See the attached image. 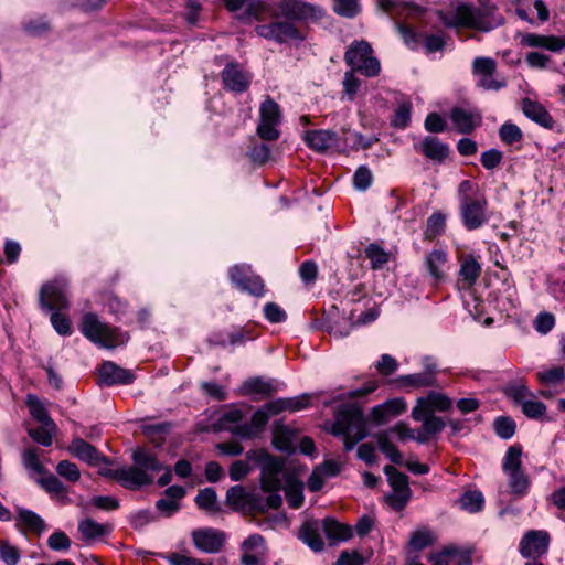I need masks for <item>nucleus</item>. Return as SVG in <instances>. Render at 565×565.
<instances>
[{
	"label": "nucleus",
	"instance_id": "63",
	"mask_svg": "<svg viewBox=\"0 0 565 565\" xmlns=\"http://www.w3.org/2000/svg\"><path fill=\"white\" fill-rule=\"evenodd\" d=\"M264 316L271 323H279L287 319V313L275 302H267L264 306Z\"/></svg>",
	"mask_w": 565,
	"mask_h": 565
},
{
	"label": "nucleus",
	"instance_id": "39",
	"mask_svg": "<svg viewBox=\"0 0 565 565\" xmlns=\"http://www.w3.org/2000/svg\"><path fill=\"white\" fill-rule=\"evenodd\" d=\"M248 494L242 486L231 487L226 492V504L234 511H245Z\"/></svg>",
	"mask_w": 565,
	"mask_h": 565
},
{
	"label": "nucleus",
	"instance_id": "55",
	"mask_svg": "<svg viewBox=\"0 0 565 565\" xmlns=\"http://www.w3.org/2000/svg\"><path fill=\"white\" fill-rule=\"evenodd\" d=\"M56 472L60 477L70 482H77L81 478V471L76 463L70 460H62L56 466Z\"/></svg>",
	"mask_w": 565,
	"mask_h": 565
},
{
	"label": "nucleus",
	"instance_id": "45",
	"mask_svg": "<svg viewBox=\"0 0 565 565\" xmlns=\"http://www.w3.org/2000/svg\"><path fill=\"white\" fill-rule=\"evenodd\" d=\"M447 215L440 211L434 212L426 224L425 234L429 238H435L445 232Z\"/></svg>",
	"mask_w": 565,
	"mask_h": 565
},
{
	"label": "nucleus",
	"instance_id": "9",
	"mask_svg": "<svg viewBox=\"0 0 565 565\" xmlns=\"http://www.w3.org/2000/svg\"><path fill=\"white\" fill-rule=\"evenodd\" d=\"M459 212L462 225L468 231H475L486 225L490 220L488 201L484 194H477V198H465L459 204Z\"/></svg>",
	"mask_w": 565,
	"mask_h": 565
},
{
	"label": "nucleus",
	"instance_id": "16",
	"mask_svg": "<svg viewBox=\"0 0 565 565\" xmlns=\"http://www.w3.org/2000/svg\"><path fill=\"white\" fill-rule=\"evenodd\" d=\"M550 536L544 531H529L520 543V553L523 557L535 558L547 552Z\"/></svg>",
	"mask_w": 565,
	"mask_h": 565
},
{
	"label": "nucleus",
	"instance_id": "57",
	"mask_svg": "<svg viewBox=\"0 0 565 565\" xmlns=\"http://www.w3.org/2000/svg\"><path fill=\"white\" fill-rule=\"evenodd\" d=\"M302 483L296 481H289L286 488V498L289 505L294 509H298L302 505Z\"/></svg>",
	"mask_w": 565,
	"mask_h": 565
},
{
	"label": "nucleus",
	"instance_id": "10",
	"mask_svg": "<svg viewBox=\"0 0 565 565\" xmlns=\"http://www.w3.org/2000/svg\"><path fill=\"white\" fill-rule=\"evenodd\" d=\"M259 124L257 126V135L266 141H274L279 138L278 127L281 122V113L279 105L269 96L260 104Z\"/></svg>",
	"mask_w": 565,
	"mask_h": 565
},
{
	"label": "nucleus",
	"instance_id": "58",
	"mask_svg": "<svg viewBox=\"0 0 565 565\" xmlns=\"http://www.w3.org/2000/svg\"><path fill=\"white\" fill-rule=\"evenodd\" d=\"M55 430H56V426L49 427L46 425H42L40 428L30 429L29 435L35 443L47 447V446L52 445V441H53L52 434Z\"/></svg>",
	"mask_w": 565,
	"mask_h": 565
},
{
	"label": "nucleus",
	"instance_id": "53",
	"mask_svg": "<svg viewBox=\"0 0 565 565\" xmlns=\"http://www.w3.org/2000/svg\"><path fill=\"white\" fill-rule=\"evenodd\" d=\"M499 136L505 145H513L523 138L521 129L512 122H504L499 129Z\"/></svg>",
	"mask_w": 565,
	"mask_h": 565
},
{
	"label": "nucleus",
	"instance_id": "21",
	"mask_svg": "<svg viewBox=\"0 0 565 565\" xmlns=\"http://www.w3.org/2000/svg\"><path fill=\"white\" fill-rule=\"evenodd\" d=\"M277 13L275 0H247V7L241 15V20H263L265 17L274 19Z\"/></svg>",
	"mask_w": 565,
	"mask_h": 565
},
{
	"label": "nucleus",
	"instance_id": "37",
	"mask_svg": "<svg viewBox=\"0 0 565 565\" xmlns=\"http://www.w3.org/2000/svg\"><path fill=\"white\" fill-rule=\"evenodd\" d=\"M402 385L411 386L414 388L429 387L437 384L436 379H433L431 372H419L409 375H403L398 379Z\"/></svg>",
	"mask_w": 565,
	"mask_h": 565
},
{
	"label": "nucleus",
	"instance_id": "23",
	"mask_svg": "<svg viewBox=\"0 0 565 565\" xmlns=\"http://www.w3.org/2000/svg\"><path fill=\"white\" fill-rule=\"evenodd\" d=\"M238 274H241V267L234 266L230 269V279L231 281L238 287L241 290L246 291L255 297H262L265 292V286L263 280L257 276L245 277L244 279H238Z\"/></svg>",
	"mask_w": 565,
	"mask_h": 565
},
{
	"label": "nucleus",
	"instance_id": "24",
	"mask_svg": "<svg viewBox=\"0 0 565 565\" xmlns=\"http://www.w3.org/2000/svg\"><path fill=\"white\" fill-rule=\"evenodd\" d=\"M425 265L429 275L437 281L445 278L448 270L447 254L443 249H434L425 258Z\"/></svg>",
	"mask_w": 565,
	"mask_h": 565
},
{
	"label": "nucleus",
	"instance_id": "36",
	"mask_svg": "<svg viewBox=\"0 0 565 565\" xmlns=\"http://www.w3.org/2000/svg\"><path fill=\"white\" fill-rule=\"evenodd\" d=\"M380 450L395 465H403V456L399 450L390 441L388 431H381L376 435Z\"/></svg>",
	"mask_w": 565,
	"mask_h": 565
},
{
	"label": "nucleus",
	"instance_id": "41",
	"mask_svg": "<svg viewBox=\"0 0 565 565\" xmlns=\"http://www.w3.org/2000/svg\"><path fill=\"white\" fill-rule=\"evenodd\" d=\"M522 448L520 445H513L508 448L502 462V469L508 475L510 472L521 471Z\"/></svg>",
	"mask_w": 565,
	"mask_h": 565
},
{
	"label": "nucleus",
	"instance_id": "52",
	"mask_svg": "<svg viewBox=\"0 0 565 565\" xmlns=\"http://www.w3.org/2000/svg\"><path fill=\"white\" fill-rule=\"evenodd\" d=\"M505 395L520 406H522L530 397H533V393L524 384L509 385L505 388Z\"/></svg>",
	"mask_w": 565,
	"mask_h": 565
},
{
	"label": "nucleus",
	"instance_id": "1",
	"mask_svg": "<svg viewBox=\"0 0 565 565\" xmlns=\"http://www.w3.org/2000/svg\"><path fill=\"white\" fill-rule=\"evenodd\" d=\"M438 18L446 28H466L481 32H489L504 22L491 0H478V7L459 3L450 11H439Z\"/></svg>",
	"mask_w": 565,
	"mask_h": 565
},
{
	"label": "nucleus",
	"instance_id": "51",
	"mask_svg": "<svg viewBox=\"0 0 565 565\" xmlns=\"http://www.w3.org/2000/svg\"><path fill=\"white\" fill-rule=\"evenodd\" d=\"M361 10L359 0H333V11L344 18H354Z\"/></svg>",
	"mask_w": 565,
	"mask_h": 565
},
{
	"label": "nucleus",
	"instance_id": "40",
	"mask_svg": "<svg viewBox=\"0 0 565 565\" xmlns=\"http://www.w3.org/2000/svg\"><path fill=\"white\" fill-rule=\"evenodd\" d=\"M38 484L47 493L56 497H66L67 489L63 482L53 473H47L38 479Z\"/></svg>",
	"mask_w": 565,
	"mask_h": 565
},
{
	"label": "nucleus",
	"instance_id": "19",
	"mask_svg": "<svg viewBox=\"0 0 565 565\" xmlns=\"http://www.w3.org/2000/svg\"><path fill=\"white\" fill-rule=\"evenodd\" d=\"M415 149L436 163H443L450 152L449 146L435 136H426Z\"/></svg>",
	"mask_w": 565,
	"mask_h": 565
},
{
	"label": "nucleus",
	"instance_id": "35",
	"mask_svg": "<svg viewBox=\"0 0 565 565\" xmlns=\"http://www.w3.org/2000/svg\"><path fill=\"white\" fill-rule=\"evenodd\" d=\"M17 511L19 522L29 531L40 534L45 530L44 520L33 511L22 508H19Z\"/></svg>",
	"mask_w": 565,
	"mask_h": 565
},
{
	"label": "nucleus",
	"instance_id": "25",
	"mask_svg": "<svg viewBox=\"0 0 565 565\" xmlns=\"http://www.w3.org/2000/svg\"><path fill=\"white\" fill-rule=\"evenodd\" d=\"M412 417L414 420L423 422V429L426 434L435 435L441 431L446 424L440 418L431 414L428 408L422 406H415L412 411Z\"/></svg>",
	"mask_w": 565,
	"mask_h": 565
},
{
	"label": "nucleus",
	"instance_id": "30",
	"mask_svg": "<svg viewBox=\"0 0 565 565\" xmlns=\"http://www.w3.org/2000/svg\"><path fill=\"white\" fill-rule=\"evenodd\" d=\"M296 434L289 427L276 425L274 428L273 444L281 451L292 452L295 450Z\"/></svg>",
	"mask_w": 565,
	"mask_h": 565
},
{
	"label": "nucleus",
	"instance_id": "49",
	"mask_svg": "<svg viewBox=\"0 0 565 565\" xmlns=\"http://www.w3.org/2000/svg\"><path fill=\"white\" fill-rule=\"evenodd\" d=\"M460 508L471 513L478 512L483 505V495L480 491H467L459 500Z\"/></svg>",
	"mask_w": 565,
	"mask_h": 565
},
{
	"label": "nucleus",
	"instance_id": "22",
	"mask_svg": "<svg viewBox=\"0 0 565 565\" xmlns=\"http://www.w3.org/2000/svg\"><path fill=\"white\" fill-rule=\"evenodd\" d=\"M305 141L309 148L324 152L338 146V135L332 130H310L306 132Z\"/></svg>",
	"mask_w": 565,
	"mask_h": 565
},
{
	"label": "nucleus",
	"instance_id": "13",
	"mask_svg": "<svg viewBox=\"0 0 565 565\" xmlns=\"http://www.w3.org/2000/svg\"><path fill=\"white\" fill-rule=\"evenodd\" d=\"M194 546L201 552L215 554L218 553L225 543L224 532L214 527H200L191 533Z\"/></svg>",
	"mask_w": 565,
	"mask_h": 565
},
{
	"label": "nucleus",
	"instance_id": "6",
	"mask_svg": "<svg viewBox=\"0 0 565 565\" xmlns=\"http://www.w3.org/2000/svg\"><path fill=\"white\" fill-rule=\"evenodd\" d=\"M276 8L274 19L285 18L292 22H318L326 15V10L321 6L302 0H280L276 2Z\"/></svg>",
	"mask_w": 565,
	"mask_h": 565
},
{
	"label": "nucleus",
	"instance_id": "7",
	"mask_svg": "<svg viewBox=\"0 0 565 565\" xmlns=\"http://www.w3.org/2000/svg\"><path fill=\"white\" fill-rule=\"evenodd\" d=\"M331 431L334 436L347 435L362 440L367 435L363 413L358 407H341L337 413Z\"/></svg>",
	"mask_w": 565,
	"mask_h": 565
},
{
	"label": "nucleus",
	"instance_id": "33",
	"mask_svg": "<svg viewBox=\"0 0 565 565\" xmlns=\"http://www.w3.org/2000/svg\"><path fill=\"white\" fill-rule=\"evenodd\" d=\"M26 405L30 409V414L34 419H36L41 425H46L49 427H55V423L47 414L45 407L41 403V401L33 394H29L26 397Z\"/></svg>",
	"mask_w": 565,
	"mask_h": 565
},
{
	"label": "nucleus",
	"instance_id": "64",
	"mask_svg": "<svg viewBox=\"0 0 565 565\" xmlns=\"http://www.w3.org/2000/svg\"><path fill=\"white\" fill-rule=\"evenodd\" d=\"M47 545L53 551H67L71 547V540L64 532L56 531L50 535Z\"/></svg>",
	"mask_w": 565,
	"mask_h": 565
},
{
	"label": "nucleus",
	"instance_id": "43",
	"mask_svg": "<svg viewBox=\"0 0 565 565\" xmlns=\"http://www.w3.org/2000/svg\"><path fill=\"white\" fill-rule=\"evenodd\" d=\"M195 503L202 510L207 512H218L217 494L213 488H204L195 497Z\"/></svg>",
	"mask_w": 565,
	"mask_h": 565
},
{
	"label": "nucleus",
	"instance_id": "28",
	"mask_svg": "<svg viewBox=\"0 0 565 565\" xmlns=\"http://www.w3.org/2000/svg\"><path fill=\"white\" fill-rule=\"evenodd\" d=\"M321 525L327 539L332 543L348 541L352 536V529L350 526L339 523L333 519H324Z\"/></svg>",
	"mask_w": 565,
	"mask_h": 565
},
{
	"label": "nucleus",
	"instance_id": "61",
	"mask_svg": "<svg viewBox=\"0 0 565 565\" xmlns=\"http://www.w3.org/2000/svg\"><path fill=\"white\" fill-rule=\"evenodd\" d=\"M494 429L498 436L509 439L515 433V423L510 417H498L494 422Z\"/></svg>",
	"mask_w": 565,
	"mask_h": 565
},
{
	"label": "nucleus",
	"instance_id": "38",
	"mask_svg": "<svg viewBox=\"0 0 565 565\" xmlns=\"http://www.w3.org/2000/svg\"><path fill=\"white\" fill-rule=\"evenodd\" d=\"M481 273V267L478 262L471 257L466 256L461 260L460 277L468 287L472 286Z\"/></svg>",
	"mask_w": 565,
	"mask_h": 565
},
{
	"label": "nucleus",
	"instance_id": "54",
	"mask_svg": "<svg viewBox=\"0 0 565 565\" xmlns=\"http://www.w3.org/2000/svg\"><path fill=\"white\" fill-rule=\"evenodd\" d=\"M22 465L24 466L25 469L33 470L39 475L46 473V469L41 463L39 455L34 448L25 449L22 452Z\"/></svg>",
	"mask_w": 565,
	"mask_h": 565
},
{
	"label": "nucleus",
	"instance_id": "32",
	"mask_svg": "<svg viewBox=\"0 0 565 565\" xmlns=\"http://www.w3.org/2000/svg\"><path fill=\"white\" fill-rule=\"evenodd\" d=\"M78 531L84 541H90L104 536L108 532V526L87 518L78 523Z\"/></svg>",
	"mask_w": 565,
	"mask_h": 565
},
{
	"label": "nucleus",
	"instance_id": "29",
	"mask_svg": "<svg viewBox=\"0 0 565 565\" xmlns=\"http://www.w3.org/2000/svg\"><path fill=\"white\" fill-rule=\"evenodd\" d=\"M452 405L451 399L445 394L437 392H429L427 396L417 399L416 406L428 408L433 414L435 411L445 412Z\"/></svg>",
	"mask_w": 565,
	"mask_h": 565
},
{
	"label": "nucleus",
	"instance_id": "60",
	"mask_svg": "<svg viewBox=\"0 0 565 565\" xmlns=\"http://www.w3.org/2000/svg\"><path fill=\"white\" fill-rule=\"evenodd\" d=\"M523 414L531 419H540L546 413V406L542 402L530 397L522 406Z\"/></svg>",
	"mask_w": 565,
	"mask_h": 565
},
{
	"label": "nucleus",
	"instance_id": "62",
	"mask_svg": "<svg viewBox=\"0 0 565 565\" xmlns=\"http://www.w3.org/2000/svg\"><path fill=\"white\" fill-rule=\"evenodd\" d=\"M495 67V61L490 57H476L472 63V72L479 77L486 74H494Z\"/></svg>",
	"mask_w": 565,
	"mask_h": 565
},
{
	"label": "nucleus",
	"instance_id": "48",
	"mask_svg": "<svg viewBox=\"0 0 565 565\" xmlns=\"http://www.w3.org/2000/svg\"><path fill=\"white\" fill-rule=\"evenodd\" d=\"M435 535L428 529H419L412 533L409 545L414 551H422L434 543Z\"/></svg>",
	"mask_w": 565,
	"mask_h": 565
},
{
	"label": "nucleus",
	"instance_id": "34",
	"mask_svg": "<svg viewBox=\"0 0 565 565\" xmlns=\"http://www.w3.org/2000/svg\"><path fill=\"white\" fill-rule=\"evenodd\" d=\"M379 139L375 136L365 137L358 131L349 130L344 134L343 143L351 150H360L369 149Z\"/></svg>",
	"mask_w": 565,
	"mask_h": 565
},
{
	"label": "nucleus",
	"instance_id": "31",
	"mask_svg": "<svg viewBox=\"0 0 565 565\" xmlns=\"http://www.w3.org/2000/svg\"><path fill=\"white\" fill-rule=\"evenodd\" d=\"M244 395H260L263 397L270 396L275 392L273 382L263 377H253L247 380L242 387Z\"/></svg>",
	"mask_w": 565,
	"mask_h": 565
},
{
	"label": "nucleus",
	"instance_id": "42",
	"mask_svg": "<svg viewBox=\"0 0 565 565\" xmlns=\"http://www.w3.org/2000/svg\"><path fill=\"white\" fill-rule=\"evenodd\" d=\"M508 478L512 494L521 498L527 493L530 479L522 470L508 473Z\"/></svg>",
	"mask_w": 565,
	"mask_h": 565
},
{
	"label": "nucleus",
	"instance_id": "59",
	"mask_svg": "<svg viewBox=\"0 0 565 565\" xmlns=\"http://www.w3.org/2000/svg\"><path fill=\"white\" fill-rule=\"evenodd\" d=\"M373 181L371 170L366 166H361L356 169L353 175V184L360 191L367 190Z\"/></svg>",
	"mask_w": 565,
	"mask_h": 565
},
{
	"label": "nucleus",
	"instance_id": "12",
	"mask_svg": "<svg viewBox=\"0 0 565 565\" xmlns=\"http://www.w3.org/2000/svg\"><path fill=\"white\" fill-rule=\"evenodd\" d=\"M223 87L232 93H245L250 85L252 74L236 62H230L221 72Z\"/></svg>",
	"mask_w": 565,
	"mask_h": 565
},
{
	"label": "nucleus",
	"instance_id": "50",
	"mask_svg": "<svg viewBox=\"0 0 565 565\" xmlns=\"http://www.w3.org/2000/svg\"><path fill=\"white\" fill-rule=\"evenodd\" d=\"M342 85L343 96L352 102L355 99L358 92L360 90V87L362 85V82L360 78L355 76V72L347 71L343 76Z\"/></svg>",
	"mask_w": 565,
	"mask_h": 565
},
{
	"label": "nucleus",
	"instance_id": "15",
	"mask_svg": "<svg viewBox=\"0 0 565 565\" xmlns=\"http://www.w3.org/2000/svg\"><path fill=\"white\" fill-rule=\"evenodd\" d=\"M449 118L456 131L468 135L482 122L481 114L473 108L456 106L450 109Z\"/></svg>",
	"mask_w": 565,
	"mask_h": 565
},
{
	"label": "nucleus",
	"instance_id": "17",
	"mask_svg": "<svg viewBox=\"0 0 565 565\" xmlns=\"http://www.w3.org/2000/svg\"><path fill=\"white\" fill-rule=\"evenodd\" d=\"M536 379L543 388L539 394L545 398H552L557 393V387L563 386L565 382V369L563 366H553L536 373Z\"/></svg>",
	"mask_w": 565,
	"mask_h": 565
},
{
	"label": "nucleus",
	"instance_id": "4",
	"mask_svg": "<svg viewBox=\"0 0 565 565\" xmlns=\"http://www.w3.org/2000/svg\"><path fill=\"white\" fill-rule=\"evenodd\" d=\"M344 61L351 67L350 71L359 72L366 77H375L381 72L380 61L365 40L353 41L344 53Z\"/></svg>",
	"mask_w": 565,
	"mask_h": 565
},
{
	"label": "nucleus",
	"instance_id": "44",
	"mask_svg": "<svg viewBox=\"0 0 565 565\" xmlns=\"http://www.w3.org/2000/svg\"><path fill=\"white\" fill-rule=\"evenodd\" d=\"M384 472L394 491L412 492L408 486V477L393 466H385Z\"/></svg>",
	"mask_w": 565,
	"mask_h": 565
},
{
	"label": "nucleus",
	"instance_id": "8",
	"mask_svg": "<svg viewBox=\"0 0 565 565\" xmlns=\"http://www.w3.org/2000/svg\"><path fill=\"white\" fill-rule=\"evenodd\" d=\"M249 460L256 461L262 467V489L266 492H276L281 488L279 475L282 470V462L270 456L263 449L249 450Z\"/></svg>",
	"mask_w": 565,
	"mask_h": 565
},
{
	"label": "nucleus",
	"instance_id": "56",
	"mask_svg": "<svg viewBox=\"0 0 565 565\" xmlns=\"http://www.w3.org/2000/svg\"><path fill=\"white\" fill-rule=\"evenodd\" d=\"M20 552L9 541L0 540V558L6 565H18Z\"/></svg>",
	"mask_w": 565,
	"mask_h": 565
},
{
	"label": "nucleus",
	"instance_id": "3",
	"mask_svg": "<svg viewBox=\"0 0 565 565\" xmlns=\"http://www.w3.org/2000/svg\"><path fill=\"white\" fill-rule=\"evenodd\" d=\"M82 333L99 347L113 349L128 341V335L99 320L95 313L84 315L81 323Z\"/></svg>",
	"mask_w": 565,
	"mask_h": 565
},
{
	"label": "nucleus",
	"instance_id": "27",
	"mask_svg": "<svg viewBox=\"0 0 565 565\" xmlns=\"http://www.w3.org/2000/svg\"><path fill=\"white\" fill-rule=\"evenodd\" d=\"M321 530L322 525L318 521L306 522L300 530L301 540L315 552H320L324 547Z\"/></svg>",
	"mask_w": 565,
	"mask_h": 565
},
{
	"label": "nucleus",
	"instance_id": "20",
	"mask_svg": "<svg viewBox=\"0 0 565 565\" xmlns=\"http://www.w3.org/2000/svg\"><path fill=\"white\" fill-rule=\"evenodd\" d=\"M68 451L77 459L90 465L97 466L99 462H106V458L90 444L81 437L72 439Z\"/></svg>",
	"mask_w": 565,
	"mask_h": 565
},
{
	"label": "nucleus",
	"instance_id": "47",
	"mask_svg": "<svg viewBox=\"0 0 565 565\" xmlns=\"http://www.w3.org/2000/svg\"><path fill=\"white\" fill-rule=\"evenodd\" d=\"M365 257L371 263V268L373 270H380L384 268V266L394 258V254L392 250L386 249H364Z\"/></svg>",
	"mask_w": 565,
	"mask_h": 565
},
{
	"label": "nucleus",
	"instance_id": "5",
	"mask_svg": "<svg viewBox=\"0 0 565 565\" xmlns=\"http://www.w3.org/2000/svg\"><path fill=\"white\" fill-rule=\"evenodd\" d=\"M255 31L260 38L278 44H298L307 38L305 29L297 26L292 21L278 18L269 23L257 25Z\"/></svg>",
	"mask_w": 565,
	"mask_h": 565
},
{
	"label": "nucleus",
	"instance_id": "18",
	"mask_svg": "<svg viewBox=\"0 0 565 565\" xmlns=\"http://www.w3.org/2000/svg\"><path fill=\"white\" fill-rule=\"evenodd\" d=\"M134 380L135 375L131 371L120 367L110 361L104 362L99 369V384L102 385H127L132 383Z\"/></svg>",
	"mask_w": 565,
	"mask_h": 565
},
{
	"label": "nucleus",
	"instance_id": "14",
	"mask_svg": "<svg viewBox=\"0 0 565 565\" xmlns=\"http://www.w3.org/2000/svg\"><path fill=\"white\" fill-rule=\"evenodd\" d=\"M241 563L243 565H264L267 554V545L265 539L258 534H252L241 544Z\"/></svg>",
	"mask_w": 565,
	"mask_h": 565
},
{
	"label": "nucleus",
	"instance_id": "26",
	"mask_svg": "<svg viewBox=\"0 0 565 565\" xmlns=\"http://www.w3.org/2000/svg\"><path fill=\"white\" fill-rule=\"evenodd\" d=\"M522 110L524 115L532 121L544 128H552L554 120L548 111L540 103L530 99L522 102Z\"/></svg>",
	"mask_w": 565,
	"mask_h": 565
},
{
	"label": "nucleus",
	"instance_id": "2",
	"mask_svg": "<svg viewBox=\"0 0 565 565\" xmlns=\"http://www.w3.org/2000/svg\"><path fill=\"white\" fill-rule=\"evenodd\" d=\"M134 466L121 467L118 482L128 490H139L152 483L154 473L162 469L161 463L150 452L137 449L132 454Z\"/></svg>",
	"mask_w": 565,
	"mask_h": 565
},
{
	"label": "nucleus",
	"instance_id": "46",
	"mask_svg": "<svg viewBox=\"0 0 565 565\" xmlns=\"http://www.w3.org/2000/svg\"><path fill=\"white\" fill-rule=\"evenodd\" d=\"M412 108V103L409 100L401 102L392 118V126L398 129L406 128L411 121Z\"/></svg>",
	"mask_w": 565,
	"mask_h": 565
},
{
	"label": "nucleus",
	"instance_id": "11",
	"mask_svg": "<svg viewBox=\"0 0 565 565\" xmlns=\"http://www.w3.org/2000/svg\"><path fill=\"white\" fill-rule=\"evenodd\" d=\"M67 284L65 280L56 279L44 284L39 294V301L46 310H62L68 307L66 296Z\"/></svg>",
	"mask_w": 565,
	"mask_h": 565
}]
</instances>
